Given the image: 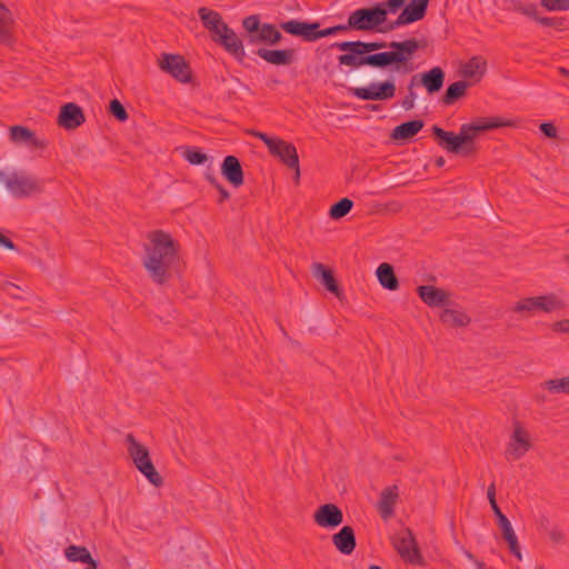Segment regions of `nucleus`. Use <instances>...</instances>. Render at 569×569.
Returning <instances> with one entry per match:
<instances>
[{
  "instance_id": "1",
  "label": "nucleus",
  "mask_w": 569,
  "mask_h": 569,
  "mask_svg": "<svg viewBox=\"0 0 569 569\" xmlns=\"http://www.w3.org/2000/svg\"><path fill=\"white\" fill-rule=\"evenodd\" d=\"M331 47L347 52L338 57L341 66L351 68L369 66L378 69L393 66V71L409 73L413 70L409 62L420 46L419 41L412 38L392 41L389 44L385 41H343L336 42Z\"/></svg>"
},
{
  "instance_id": "2",
  "label": "nucleus",
  "mask_w": 569,
  "mask_h": 569,
  "mask_svg": "<svg viewBox=\"0 0 569 569\" xmlns=\"http://www.w3.org/2000/svg\"><path fill=\"white\" fill-rule=\"evenodd\" d=\"M144 244L143 267L157 284L167 283L179 263V243L163 230L150 231Z\"/></svg>"
},
{
  "instance_id": "3",
  "label": "nucleus",
  "mask_w": 569,
  "mask_h": 569,
  "mask_svg": "<svg viewBox=\"0 0 569 569\" xmlns=\"http://www.w3.org/2000/svg\"><path fill=\"white\" fill-rule=\"evenodd\" d=\"M126 445L129 457L134 467L148 479L154 487L159 488L163 485V478L156 470L148 448L140 443L132 433L126 436Z\"/></svg>"
},
{
  "instance_id": "4",
  "label": "nucleus",
  "mask_w": 569,
  "mask_h": 569,
  "mask_svg": "<svg viewBox=\"0 0 569 569\" xmlns=\"http://www.w3.org/2000/svg\"><path fill=\"white\" fill-rule=\"evenodd\" d=\"M4 181L7 189L14 198H28L42 193L44 181L36 176L14 171L7 176L0 171V182Z\"/></svg>"
},
{
  "instance_id": "5",
  "label": "nucleus",
  "mask_w": 569,
  "mask_h": 569,
  "mask_svg": "<svg viewBox=\"0 0 569 569\" xmlns=\"http://www.w3.org/2000/svg\"><path fill=\"white\" fill-rule=\"evenodd\" d=\"M280 28L295 37H300L305 41H316L320 38L336 34L339 31H346L347 27L342 24L320 30L319 22H307L299 20H289L280 23Z\"/></svg>"
},
{
  "instance_id": "6",
  "label": "nucleus",
  "mask_w": 569,
  "mask_h": 569,
  "mask_svg": "<svg viewBox=\"0 0 569 569\" xmlns=\"http://www.w3.org/2000/svg\"><path fill=\"white\" fill-rule=\"evenodd\" d=\"M510 121H505L499 118H480L471 123H463L460 127L459 136L463 138L462 144L465 146V156H470L476 152L475 139L480 132L510 126Z\"/></svg>"
},
{
  "instance_id": "7",
  "label": "nucleus",
  "mask_w": 569,
  "mask_h": 569,
  "mask_svg": "<svg viewBox=\"0 0 569 569\" xmlns=\"http://www.w3.org/2000/svg\"><path fill=\"white\" fill-rule=\"evenodd\" d=\"M387 20V9L381 4L373 8H362L353 11L348 18V29L359 31L375 30L378 26L385 23Z\"/></svg>"
},
{
  "instance_id": "8",
  "label": "nucleus",
  "mask_w": 569,
  "mask_h": 569,
  "mask_svg": "<svg viewBox=\"0 0 569 569\" xmlns=\"http://www.w3.org/2000/svg\"><path fill=\"white\" fill-rule=\"evenodd\" d=\"M562 307L561 300L551 293L520 299L512 307V311L523 317H530L536 311L552 312Z\"/></svg>"
},
{
  "instance_id": "9",
  "label": "nucleus",
  "mask_w": 569,
  "mask_h": 569,
  "mask_svg": "<svg viewBox=\"0 0 569 569\" xmlns=\"http://www.w3.org/2000/svg\"><path fill=\"white\" fill-rule=\"evenodd\" d=\"M392 545L406 562L420 565L422 556L411 529L402 528L392 538Z\"/></svg>"
},
{
  "instance_id": "10",
  "label": "nucleus",
  "mask_w": 569,
  "mask_h": 569,
  "mask_svg": "<svg viewBox=\"0 0 569 569\" xmlns=\"http://www.w3.org/2000/svg\"><path fill=\"white\" fill-rule=\"evenodd\" d=\"M396 83L393 79L382 82H370L368 87L350 88L349 92L360 100L379 101L390 100L396 96Z\"/></svg>"
},
{
  "instance_id": "11",
  "label": "nucleus",
  "mask_w": 569,
  "mask_h": 569,
  "mask_svg": "<svg viewBox=\"0 0 569 569\" xmlns=\"http://www.w3.org/2000/svg\"><path fill=\"white\" fill-rule=\"evenodd\" d=\"M158 66L179 82L188 83L191 81L190 66L180 54L162 53L158 60Z\"/></svg>"
},
{
  "instance_id": "12",
  "label": "nucleus",
  "mask_w": 569,
  "mask_h": 569,
  "mask_svg": "<svg viewBox=\"0 0 569 569\" xmlns=\"http://www.w3.org/2000/svg\"><path fill=\"white\" fill-rule=\"evenodd\" d=\"M429 1L430 0H411L410 3L406 6L402 12L398 16V18L386 29H381V31H390L423 19L428 9Z\"/></svg>"
},
{
  "instance_id": "13",
  "label": "nucleus",
  "mask_w": 569,
  "mask_h": 569,
  "mask_svg": "<svg viewBox=\"0 0 569 569\" xmlns=\"http://www.w3.org/2000/svg\"><path fill=\"white\" fill-rule=\"evenodd\" d=\"M9 138L11 142L18 146H24L32 150L44 149L47 141L37 137V134L24 126H12L9 128Z\"/></svg>"
},
{
  "instance_id": "14",
  "label": "nucleus",
  "mask_w": 569,
  "mask_h": 569,
  "mask_svg": "<svg viewBox=\"0 0 569 569\" xmlns=\"http://www.w3.org/2000/svg\"><path fill=\"white\" fill-rule=\"evenodd\" d=\"M431 131L441 149L449 153L465 156V146L462 144L463 138L460 137L459 133L456 134L452 131H446L438 126H433Z\"/></svg>"
},
{
  "instance_id": "15",
  "label": "nucleus",
  "mask_w": 569,
  "mask_h": 569,
  "mask_svg": "<svg viewBox=\"0 0 569 569\" xmlns=\"http://www.w3.org/2000/svg\"><path fill=\"white\" fill-rule=\"evenodd\" d=\"M531 448L528 432L520 426L516 425L511 440L506 450L507 459L518 460Z\"/></svg>"
},
{
  "instance_id": "16",
  "label": "nucleus",
  "mask_w": 569,
  "mask_h": 569,
  "mask_svg": "<svg viewBox=\"0 0 569 569\" xmlns=\"http://www.w3.org/2000/svg\"><path fill=\"white\" fill-rule=\"evenodd\" d=\"M313 521L322 528H336L342 523L343 513L336 505L325 503L313 513Z\"/></svg>"
},
{
  "instance_id": "17",
  "label": "nucleus",
  "mask_w": 569,
  "mask_h": 569,
  "mask_svg": "<svg viewBox=\"0 0 569 569\" xmlns=\"http://www.w3.org/2000/svg\"><path fill=\"white\" fill-rule=\"evenodd\" d=\"M212 40L221 44L236 59L242 60L244 58L246 52L242 41L229 26L223 27V31L218 37H212Z\"/></svg>"
},
{
  "instance_id": "18",
  "label": "nucleus",
  "mask_w": 569,
  "mask_h": 569,
  "mask_svg": "<svg viewBox=\"0 0 569 569\" xmlns=\"http://www.w3.org/2000/svg\"><path fill=\"white\" fill-rule=\"evenodd\" d=\"M417 293L431 308L443 307L449 301V293L446 290L431 284L419 286Z\"/></svg>"
},
{
  "instance_id": "19",
  "label": "nucleus",
  "mask_w": 569,
  "mask_h": 569,
  "mask_svg": "<svg viewBox=\"0 0 569 569\" xmlns=\"http://www.w3.org/2000/svg\"><path fill=\"white\" fill-rule=\"evenodd\" d=\"M84 120L82 109L73 102L62 106L58 118L59 124L68 130L80 127Z\"/></svg>"
},
{
  "instance_id": "20",
  "label": "nucleus",
  "mask_w": 569,
  "mask_h": 569,
  "mask_svg": "<svg viewBox=\"0 0 569 569\" xmlns=\"http://www.w3.org/2000/svg\"><path fill=\"white\" fill-rule=\"evenodd\" d=\"M221 174L234 188L243 184V170L239 159L234 156H227L221 164Z\"/></svg>"
},
{
  "instance_id": "21",
  "label": "nucleus",
  "mask_w": 569,
  "mask_h": 569,
  "mask_svg": "<svg viewBox=\"0 0 569 569\" xmlns=\"http://www.w3.org/2000/svg\"><path fill=\"white\" fill-rule=\"evenodd\" d=\"M446 73L440 67H433L429 71L422 72L418 79V84L426 88L429 94H435L441 90L445 83Z\"/></svg>"
},
{
  "instance_id": "22",
  "label": "nucleus",
  "mask_w": 569,
  "mask_h": 569,
  "mask_svg": "<svg viewBox=\"0 0 569 569\" xmlns=\"http://www.w3.org/2000/svg\"><path fill=\"white\" fill-rule=\"evenodd\" d=\"M257 54L266 62L274 66H289L293 62L295 50L293 49H267L259 48Z\"/></svg>"
},
{
  "instance_id": "23",
  "label": "nucleus",
  "mask_w": 569,
  "mask_h": 569,
  "mask_svg": "<svg viewBox=\"0 0 569 569\" xmlns=\"http://www.w3.org/2000/svg\"><path fill=\"white\" fill-rule=\"evenodd\" d=\"M487 71V61L481 56H473L467 62L462 63L459 72L465 79H471L479 82Z\"/></svg>"
},
{
  "instance_id": "24",
  "label": "nucleus",
  "mask_w": 569,
  "mask_h": 569,
  "mask_svg": "<svg viewBox=\"0 0 569 569\" xmlns=\"http://www.w3.org/2000/svg\"><path fill=\"white\" fill-rule=\"evenodd\" d=\"M332 543L342 555H351L357 545L353 528L350 526L342 527L332 536Z\"/></svg>"
},
{
  "instance_id": "25",
  "label": "nucleus",
  "mask_w": 569,
  "mask_h": 569,
  "mask_svg": "<svg viewBox=\"0 0 569 569\" xmlns=\"http://www.w3.org/2000/svg\"><path fill=\"white\" fill-rule=\"evenodd\" d=\"M273 157L279 158L287 167H296L299 156L296 147L279 138L278 142L270 150Z\"/></svg>"
},
{
  "instance_id": "26",
  "label": "nucleus",
  "mask_w": 569,
  "mask_h": 569,
  "mask_svg": "<svg viewBox=\"0 0 569 569\" xmlns=\"http://www.w3.org/2000/svg\"><path fill=\"white\" fill-rule=\"evenodd\" d=\"M198 16L204 28L212 33V37H218L223 31V27H228L223 22L221 14L217 11L202 7L198 10Z\"/></svg>"
},
{
  "instance_id": "27",
  "label": "nucleus",
  "mask_w": 569,
  "mask_h": 569,
  "mask_svg": "<svg viewBox=\"0 0 569 569\" xmlns=\"http://www.w3.org/2000/svg\"><path fill=\"white\" fill-rule=\"evenodd\" d=\"M398 499V487L390 486L385 488L380 493L378 501V511L383 519H389L393 515V507Z\"/></svg>"
},
{
  "instance_id": "28",
  "label": "nucleus",
  "mask_w": 569,
  "mask_h": 569,
  "mask_svg": "<svg viewBox=\"0 0 569 569\" xmlns=\"http://www.w3.org/2000/svg\"><path fill=\"white\" fill-rule=\"evenodd\" d=\"M312 276L318 279L328 291L332 292L337 297L340 296L339 286L335 279V276L330 269L322 263L316 262L311 267Z\"/></svg>"
},
{
  "instance_id": "29",
  "label": "nucleus",
  "mask_w": 569,
  "mask_h": 569,
  "mask_svg": "<svg viewBox=\"0 0 569 569\" xmlns=\"http://www.w3.org/2000/svg\"><path fill=\"white\" fill-rule=\"evenodd\" d=\"M282 39L281 32L271 23H262L260 32L257 34L248 36V42L256 44L259 42L269 43L274 46Z\"/></svg>"
},
{
  "instance_id": "30",
  "label": "nucleus",
  "mask_w": 569,
  "mask_h": 569,
  "mask_svg": "<svg viewBox=\"0 0 569 569\" xmlns=\"http://www.w3.org/2000/svg\"><path fill=\"white\" fill-rule=\"evenodd\" d=\"M66 558L71 562L88 565L86 569H97L98 562L92 558L89 550L83 546L71 545L64 549Z\"/></svg>"
},
{
  "instance_id": "31",
  "label": "nucleus",
  "mask_w": 569,
  "mask_h": 569,
  "mask_svg": "<svg viewBox=\"0 0 569 569\" xmlns=\"http://www.w3.org/2000/svg\"><path fill=\"white\" fill-rule=\"evenodd\" d=\"M14 19L9 8L0 1V43L10 44L12 42V27Z\"/></svg>"
},
{
  "instance_id": "32",
  "label": "nucleus",
  "mask_w": 569,
  "mask_h": 569,
  "mask_svg": "<svg viewBox=\"0 0 569 569\" xmlns=\"http://www.w3.org/2000/svg\"><path fill=\"white\" fill-rule=\"evenodd\" d=\"M440 320L449 327H467L471 322V318L461 309L446 308L440 313Z\"/></svg>"
},
{
  "instance_id": "33",
  "label": "nucleus",
  "mask_w": 569,
  "mask_h": 569,
  "mask_svg": "<svg viewBox=\"0 0 569 569\" xmlns=\"http://www.w3.org/2000/svg\"><path fill=\"white\" fill-rule=\"evenodd\" d=\"M422 120H411L397 126L392 132L393 140H408L416 136L423 128Z\"/></svg>"
},
{
  "instance_id": "34",
  "label": "nucleus",
  "mask_w": 569,
  "mask_h": 569,
  "mask_svg": "<svg viewBox=\"0 0 569 569\" xmlns=\"http://www.w3.org/2000/svg\"><path fill=\"white\" fill-rule=\"evenodd\" d=\"M379 283L388 290H397L399 288V281L396 277L393 267L387 262L381 263L376 271Z\"/></svg>"
},
{
  "instance_id": "35",
  "label": "nucleus",
  "mask_w": 569,
  "mask_h": 569,
  "mask_svg": "<svg viewBox=\"0 0 569 569\" xmlns=\"http://www.w3.org/2000/svg\"><path fill=\"white\" fill-rule=\"evenodd\" d=\"M470 83L468 81L461 80L451 83L443 96L441 97V102L445 106H451L457 100L466 96L467 89L469 88Z\"/></svg>"
},
{
  "instance_id": "36",
  "label": "nucleus",
  "mask_w": 569,
  "mask_h": 569,
  "mask_svg": "<svg viewBox=\"0 0 569 569\" xmlns=\"http://www.w3.org/2000/svg\"><path fill=\"white\" fill-rule=\"evenodd\" d=\"M500 529L502 531L503 539L508 543L510 552L512 555H515L519 560H521L522 555L520 551V546H519L518 538L515 533V530H513L511 523H509L508 526L501 527Z\"/></svg>"
},
{
  "instance_id": "37",
  "label": "nucleus",
  "mask_w": 569,
  "mask_h": 569,
  "mask_svg": "<svg viewBox=\"0 0 569 569\" xmlns=\"http://www.w3.org/2000/svg\"><path fill=\"white\" fill-rule=\"evenodd\" d=\"M541 387L550 393L569 395V377L546 380L541 383Z\"/></svg>"
},
{
  "instance_id": "38",
  "label": "nucleus",
  "mask_w": 569,
  "mask_h": 569,
  "mask_svg": "<svg viewBox=\"0 0 569 569\" xmlns=\"http://www.w3.org/2000/svg\"><path fill=\"white\" fill-rule=\"evenodd\" d=\"M352 207V200H350L349 198H342L331 206L329 210V216L331 219H341L351 211Z\"/></svg>"
},
{
  "instance_id": "39",
  "label": "nucleus",
  "mask_w": 569,
  "mask_h": 569,
  "mask_svg": "<svg viewBox=\"0 0 569 569\" xmlns=\"http://www.w3.org/2000/svg\"><path fill=\"white\" fill-rule=\"evenodd\" d=\"M182 157L190 163V164H203L208 160V156L203 153L198 148H187L182 152Z\"/></svg>"
},
{
  "instance_id": "40",
  "label": "nucleus",
  "mask_w": 569,
  "mask_h": 569,
  "mask_svg": "<svg viewBox=\"0 0 569 569\" xmlns=\"http://www.w3.org/2000/svg\"><path fill=\"white\" fill-rule=\"evenodd\" d=\"M418 74L413 76L408 86V94L402 99L401 106L405 110H411L415 107L416 93L413 87L418 86Z\"/></svg>"
},
{
  "instance_id": "41",
  "label": "nucleus",
  "mask_w": 569,
  "mask_h": 569,
  "mask_svg": "<svg viewBox=\"0 0 569 569\" xmlns=\"http://www.w3.org/2000/svg\"><path fill=\"white\" fill-rule=\"evenodd\" d=\"M261 26L260 18L257 14L248 16L242 20V27L249 36L259 33Z\"/></svg>"
},
{
  "instance_id": "42",
  "label": "nucleus",
  "mask_w": 569,
  "mask_h": 569,
  "mask_svg": "<svg viewBox=\"0 0 569 569\" xmlns=\"http://www.w3.org/2000/svg\"><path fill=\"white\" fill-rule=\"evenodd\" d=\"M109 112L121 122L126 121L129 118L123 104L117 99L110 101Z\"/></svg>"
},
{
  "instance_id": "43",
  "label": "nucleus",
  "mask_w": 569,
  "mask_h": 569,
  "mask_svg": "<svg viewBox=\"0 0 569 569\" xmlns=\"http://www.w3.org/2000/svg\"><path fill=\"white\" fill-rule=\"evenodd\" d=\"M541 4L547 10H569V0H542Z\"/></svg>"
},
{
  "instance_id": "44",
  "label": "nucleus",
  "mask_w": 569,
  "mask_h": 569,
  "mask_svg": "<svg viewBox=\"0 0 569 569\" xmlns=\"http://www.w3.org/2000/svg\"><path fill=\"white\" fill-rule=\"evenodd\" d=\"M487 497H488V500L490 502V506H491V509H492L495 516L496 517L501 516L502 511L500 510V508L497 503V500H496V486L493 482L488 487Z\"/></svg>"
},
{
  "instance_id": "45",
  "label": "nucleus",
  "mask_w": 569,
  "mask_h": 569,
  "mask_svg": "<svg viewBox=\"0 0 569 569\" xmlns=\"http://www.w3.org/2000/svg\"><path fill=\"white\" fill-rule=\"evenodd\" d=\"M208 181L218 190L220 193L219 202H223L230 198L229 191L213 177L208 176Z\"/></svg>"
},
{
  "instance_id": "46",
  "label": "nucleus",
  "mask_w": 569,
  "mask_h": 569,
  "mask_svg": "<svg viewBox=\"0 0 569 569\" xmlns=\"http://www.w3.org/2000/svg\"><path fill=\"white\" fill-rule=\"evenodd\" d=\"M252 134L258 138L259 140H261L268 148V150L270 151L273 146L278 142L279 138H276V137H269L267 133L264 132H260V131H252Z\"/></svg>"
},
{
  "instance_id": "47",
  "label": "nucleus",
  "mask_w": 569,
  "mask_h": 569,
  "mask_svg": "<svg viewBox=\"0 0 569 569\" xmlns=\"http://www.w3.org/2000/svg\"><path fill=\"white\" fill-rule=\"evenodd\" d=\"M2 290L7 295L11 296L12 298H17V299L21 298V296H20L21 289L17 284H14L12 282H4L2 284Z\"/></svg>"
},
{
  "instance_id": "48",
  "label": "nucleus",
  "mask_w": 569,
  "mask_h": 569,
  "mask_svg": "<svg viewBox=\"0 0 569 569\" xmlns=\"http://www.w3.org/2000/svg\"><path fill=\"white\" fill-rule=\"evenodd\" d=\"M405 2L406 0H387L380 4L386 8L387 11L396 12L405 4Z\"/></svg>"
},
{
  "instance_id": "49",
  "label": "nucleus",
  "mask_w": 569,
  "mask_h": 569,
  "mask_svg": "<svg viewBox=\"0 0 569 569\" xmlns=\"http://www.w3.org/2000/svg\"><path fill=\"white\" fill-rule=\"evenodd\" d=\"M538 22L545 27L560 28L562 22L557 18L542 17L538 19Z\"/></svg>"
},
{
  "instance_id": "50",
  "label": "nucleus",
  "mask_w": 569,
  "mask_h": 569,
  "mask_svg": "<svg viewBox=\"0 0 569 569\" xmlns=\"http://www.w3.org/2000/svg\"><path fill=\"white\" fill-rule=\"evenodd\" d=\"M540 130L548 138H556L557 136V128L550 122L541 123Z\"/></svg>"
},
{
  "instance_id": "51",
  "label": "nucleus",
  "mask_w": 569,
  "mask_h": 569,
  "mask_svg": "<svg viewBox=\"0 0 569 569\" xmlns=\"http://www.w3.org/2000/svg\"><path fill=\"white\" fill-rule=\"evenodd\" d=\"M552 330L561 333H569V318L557 321L552 325Z\"/></svg>"
},
{
  "instance_id": "52",
  "label": "nucleus",
  "mask_w": 569,
  "mask_h": 569,
  "mask_svg": "<svg viewBox=\"0 0 569 569\" xmlns=\"http://www.w3.org/2000/svg\"><path fill=\"white\" fill-rule=\"evenodd\" d=\"M519 10H520L525 16H528V17H530V18H532V19H535L536 21H538L539 16H538V13H537V9H536V7H535V6H532V4H531V6H527V7H521Z\"/></svg>"
},
{
  "instance_id": "53",
  "label": "nucleus",
  "mask_w": 569,
  "mask_h": 569,
  "mask_svg": "<svg viewBox=\"0 0 569 569\" xmlns=\"http://www.w3.org/2000/svg\"><path fill=\"white\" fill-rule=\"evenodd\" d=\"M0 246L4 247L8 250L16 249L14 243L8 237L3 236L1 232H0Z\"/></svg>"
},
{
  "instance_id": "54",
  "label": "nucleus",
  "mask_w": 569,
  "mask_h": 569,
  "mask_svg": "<svg viewBox=\"0 0 569 569\" xmlns=\"http://www.w3.org/2000/svg\"><path fill=\"white\" fill-rule=\"evenodd\" d=\"M549 536H550V539L556 543H560L565 540L563 533L559 530H551Z\"/></svg>"
},
{
  "instance_id": "55",
  "label": "nucleus",
  "mask_w": 569,
  "mask_h": 569,
  "mask_svg": "<svg viewBox=\"0 0 569 569\" xmlns=\"http://www.w3.org/2000/svg\"><path fill=\"white\" fill-rule=\"evenodd\" d=\"M290 169L295 170V174H293V180L295 182L298 184L299 181H300V167H299V161H297V166L296 167H289Z\"/></svg>"
},
{
  "instance_id": "56",
  "label": "nucleus",
  "mask_w": 569,
  "mask_h": 569,
  "mask_svg": "<svg viewBox=\"0 0 569 569\" xmlns=\"http://www.w3.org/2000/svg\"><path fill=\"white\" fill-rule=\"evenodd\" d=\"M497 520H498V526L500 528L508 526L510 523L509 519L503 513L501 516H497Z\"/></svg>"
},
{
  "instance_id": "57",
  "label": "nucleus",
  "mask_w": 569,
  "mask_h": 569,
  "mask_svg": "<svg viewBox=\"0 0 569 569\" xmlns=\"http://www.w3.org/2000/svg\"><path fill=\"white\" fill-rule=\"evenodd\" d=\"M558 71L560 74L565 76V77H569V70L563 68V67H560L558 68Z\"/></svg>"
},
{
  "instance_id": "58",
  "label": "nucleus",
  "mask_w": 569,
  "mask_h": 569,
  "mask_svg": "<svg viewBox=\"0 0 569 569\" xmlns=\"http://www.w3.org/2000/svg\"><path fill=\"white\" fill-rule=\"evenodd\" d=\"M475 566L477 567V569H483L485 567V563L482 561H479V560H475Z\"/></svg>"
},
{
  "instance_id": "59",
  "label": "nucleus",
  "mask_w": 569,
  "mask_h": 569,
  "mask_svg": "<svg viewBox=\"0 0 569 569\" xmlns=\"http://www.w3.org/2000/svg\"><path fill=\"white\" fill-rule=\"evenodd\" d=\"M436 164L438 167H442L445 164V159L443 158H438L437 161H436Z\"/></svg>"
},
{
  "instance_id": "60",
  "label": "nucleus",
  "mask_w": 569,
  "mask_h": 569,
  "mask_svg": "<svg viewBox=\"0 0 569 569\" xmlns=\"http://www.w3.org/2000/svg\"><path fill=\"white\" fill-rule=\"evenodd\" d=\"M465 553H466V556H467V558H468L469 560H472V561H475V560H476V559H475V557H473V555H472L471 552L466 551Z\"/></svg>"
},
{
  "instance_id": "61",
  "label": "nucleus",
  "mask_w": 569,
  "mask_h": 569,
  "mask_svg": "<svg viewBox=\"0 0 569 569\" xmlns=\"http://www.w3.org/2000/svg\"><path fill=\"white\" fill-rule=\"evenodd\" d=\"M369 569H382V568H381V567H379V566H376V565H371V566L369 567Z\"/></svg>"
},
{
  "instance_id": "62",
  "label": "nucleus",
  "mask_w": 569,
  "mask_h": 569,
  "mask_svg": "<svg viewBox=\"0 0 569 569\" xmlns=\"http://www.w3.org/2000/svg\"><path fill=\"white\" fill-rule=\"evenodd\" d=\"M539 569H543L542 567H540Z\"/></svg>"
}]
</instances>
